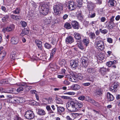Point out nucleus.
<instances>
[{"instance_id": "obj_1", "label": "nucleus", "mask_w": 120, "mask_h": 120, "mask_svg": "<svg viewBox=\"0 0 120 120\" xmlns=\"http://www.w3.org/2000/svg\"><path fill=\"white\" fill-rule=\"evenodd\" d=\"M69 103L71 105L70 108H68V110L71 112H75L80 110L83 106V104L81 102H79L76 100H74L70 101Z\"/></svg>"}, {"instance_id": "obj_2", "label": "nucleus", "mask_w": 120, "mask_h": 120, "mask_svg": "<svg viewBox=\"0 0 120 120\" xmlns=\"http://www.w3.org/2000/svg\"><path fill=\"white\" fill-rule=\"evenodd\" d=\"M49 5L47 4H41L39 7V10L40 14L45 15H47L49 12Z\"/></svg>"}, {"instance_id": "obj_3", "label": "nucleus", "mask_w": 120, "mask_h": 120, "mask_svg": "<svg viewBox=\"0 0 120 120\" xmlns=\"http://www.w3.org/2000/svg\"><path fill=\"white\" fill-rule=\"evenodd\" d=\"M63 5L62 4L59 3H57L53 7L54 12L56 15H58L63 10Z\"/></svg>"}, {"instance_id": "obj_4", "label": "nucleus", "mask_w": 120, "mask_h": 120, "mask_svg": "<svg viewBox=\"0 0 120 120\" xmlns=\"http://www.w3.org/2000/svg\"><path fill=\"white\" fill-rule=\"evenodd\" d=\"M24 116L26 118L31 120L33 119L35 115L33 111L30 110H28L26 112Z\"/></svg>"}, {"instance_id": "obj_5", "label": "nucleus", "mask_w": 120, "mask_h": 120, "mask_svg": "<svg viewBox=\"0 0 120 120\" xmlns=\"http://www.w3.org/2000/svg\"><path fill=\"white\" fill-rule=\"evenodd\" d=\"M68 3L67 7L69 10L70 11H72L75 9V5L74 4V1H69Z\"/></svg>"}, {"instance_id": "obj_6", "label": "nucleus", "mask_w": 120, "mask_h": 120, "mask_svg": "<svg viewBox=\"0 0 120 120\" xmlns=\"http://www.w3.org/2000/svg\"><path fill=\"white\" fill-rule=\"evenodd\" d=\"M118 86V85L116 83L114 82L109 87L110 91L112 92H114L116 89H117Z\"/></svg>"}, {"instance_id": "obj_7", "label": "nucleus", "mask_w": 120, "mask_h": 120, "mask_svg": "<svg viewBox=\"0 0 120 120\" xmlns=\"http://www.w3.org/2000/svg\"><path fill=\"white\" fill-rule=\"evenodd\" d=\"M104 46L103 42L101 41H98V50L99 51L103 50Z\"/></svg>"}, {"instance_id": "obj_8", "label": "nucleus", "mask_w": 120, "mask_h": 120, "mask_svg": "<svg viewBox=\"0 0 120 120\" xmlns=\"http://www.w3.org/2000/svg\"><path fill=\"white\" fill-rule=\"evenodd\" d=\"M78 63L77 60H71L70 61V65L73 68H75L78 66Z\"/></svg>"}, {"instance_id": "obj_9", "label": "nucleus", "mask_w": 120, "mask_h": 120, "mask_svg": "<svg viewBox=\"0 0 120 120\" xmlns=\"http://www.w3.org/2000/svg\"><path fill=\"white\" fill-rule=\"evenodd\" d=\"M87 58L85 57H83L81 59V61L82 64V67L86 68L87 66Z\"/></svg>"}, {"instance_id": "obj_10", "label": "nucleus", "mask_w": 120, "mask_h": 120, "mask_svg": "<svg viewBox=\"0 0 120 120\" xmlns=\"http://www.w3.org/2000/svg\"><path fill=\"white\" fill-rule=\"evenodd\" d=\"M71 24L72 27L74 29H78L79 28L78 23L77 21H71Z\"/></svg>"}, {"instance_id": "obj_11", "label": "nucleus", "mask_w": 120, "mask_h": 120, "mask_svg": "<svg viewBox=\"0 0 120 120\" xmlns=\"http://www.w3.org/2000/svg\"><path fill=\"white\" fill-rule=\"evenodd\" d=\"M57 107V113L59 114H61L65 110L64 108L62 106H58L56 105Z\"/></svg>"}, {"instance_id": "obj_12", "label": "nucleus", "mask_w": 120, "mask_h": 120, "mask_svg": "<svg viewBox=\"0 0 120 120\" xmlns=\"http://www.w3.org/2000/svg\"><path fill=\"white\" fill-rule=\"evenodd\" d=\"M15 26L13 24H11L7 27L3 29V30L7 32H9L12 30L14 28Z\"/></svg>"}, {"instance_id": "obj_13", "label": "nucleus", "mask_w": 120, "mask_h": 120, "mask_svg": "<svg viewBox=\"0 0 120 120\" xmlns=\"http://www.w3.org/2000/svg\"><path fill=\"white\" fill-rule=\"evenodd\" d=\"M107 97L108 101H113L114 98L113 96L109 92L107 93Z\"/></svg>"}, {"instance_id": "obj_14", "label": "nucleus", "mask_w": 120, "mask_h": 120, "mask_svg": "<svg viewBox=\"0 0 120 120\" xmlns=\"http://www.w3.org/2000/svg\"><path fill=\"white\" fill-rule=\"evenodd\" d=\"M81 86L77 84H73L70 86V89L72 90H77L80 89Z\"/></svg>"}, {"instance_id": "obj_15", "label": "nucleus", "mask_w": 120, "mask_h": 120, "mask_svg": "<svg viewBox=\"0 0 120 120\" xmlns=\"http://www.w3.org/2000/svg\"><path fill=\"white\" fill-rule=\"evenodd\" d=\"M74 41V39L73 37L71 36H68L66 39L65 42L67 44L71 43Z\"/></svg>"}, {"instance_id": "obj_16", "label": "nucleus", "mask_w": 120, "mask_h": 120, "mask_svg": "<svg viewBox=\"0 0 120 120\" xmlns=\"http://www.w3.org/2000/svg\"><path fill=\"white\" fill-rule=\"evenodd\" d=\"M35 42L38 47V48L41 50H42V42L41 41L38 40H35Z\"/></svg>"}, {"instance_id": "obj_17", "label": "nucleus", "mask_w": 120, "mask_h": 120, "mask_svg": "<svg viewBox=\"0 0 120 120\" xmlns=\"http://www.w3.org/2000/svg\"><path fill=\"white\" fill-rule=\"evenodd\" d=\"M19 41V38L17 37H13L11 39V43L14 44H17Z\"/></svg>"}, {"instance_id": "obj_18", "label": "nucleus", "mask_w": 120, "mask_h": 120, "mask_svg": "<svg viewBox=\"0 0 120 120\" xmlns=\"http://www.w3.org/2000/svg\"><path fill=\"white\" fill-rule=\"evenodd\" d=\"M7 92H6L14 94L16 93V90L15 88H8L7 89Z\"/></svg>"}, {"instance_id": "obj_19", "label": "nucleus", "mask_w": 120, "mask_h": 120, "mask_svg": "<svg viewBox=\"0 0 120 120\" xmlns=\"http://www.w3.org/2000/svg\"><path fill=\"white\" fill-rule=\"evenodd\" d=\"M106 68L104 67L100 68L99 70V73L102 75H104L106 73Z\"/></svg>"}, {"instance_id": "obj_20", "label": "nucleus", "mask_w": 120, "mask_h": 120, "mask_svg": "<svg viewBox=\"0 0 120 120\" xmlns=\"http://www.w3.org/2000/svg\"><path fill=\"white\" fill-rule=\"evenodd\" d=\"M74 37L75 39L78 40L77 42H80L81 40L80 35L79 33H75L74 34Z\"/></svg>"}, {"instance_id": "obj_21", "label": "nucleus", "mask_w": 120, "mask_h": 120, "mask_svg": "<svg viewBox=\"0 0 120 120\" xmlns=\"http://www.w3.org/2000/svg\"><path fill=\"white\" fill-rule=\"evenodd\" d=\"M116 61L115 60H114L112 61H111L107 62L106 63V65L108 67H110L112 65H115L116 64Z\"/></svg>"}, {"instance_id": "obj_22", "label": "nucleus", "mask_w": 120, "mask_h": 120, "mask_svg": "<svg viewBox=\"0 0 120 120\" xmlns=\"http://www.w3.org/2000/svg\"><path fill=\"white\" fill-rule=\"evenodd\" d=\"M16 52L15 51L12 52L10 54V57L13 60H15L16 57Z\"/></svg>"}, {"instance_id": "obj_23", "label": "nucleus", "mask_w": 120, "mask_h": 120, "mask_svg": "<svg viewBox=\"0 0 120 120\" xmlns=\"http://www.w3.org/2000/svg\"><path fill=\"white\" fill-rule=\"evenodd\" d=\"M76 75H74L73 76L72 75L71 78L69 80L70 81L73 82H77L78 81V80H77V77H76Z\"/></svg>"}, {"instance_id": "obj_24", "label": "nucleus", "mask_w": 120, "mask_h": 120, "mask_svg": "<svg viewBox=\"0 0 120 120\" xmlns=\"http://www.w3.org/2000/svg\"><path fill=\"white\" fill-rule=\"evenodd\" d=\"M87 7L89 11H91L94 8L93 5L92 3H89L88 4Z\"/></svg>"}, {"instance_id": "obj_25", "label": "nucleus", "mask_w": 120, "mask_h": 120, "mask_svg": "<svg viewBox=\"0 0 120 120\" xmlns=\"http://www.w3.org/2000/svg\"><path fill=\"white\" fill-rule=\"evenodd\" d=\"M88 101L91 103H92L94 105L97 106V103L93 99H91L89 97H88Z\"/></svg>"}, {"instance_id": "obj_26", "label": "nucleus", "mask_w": 120, "mask_h": 120, "mask_svg": "<svg viewBox=\"0 0 120 120\" xmlns=\"http://www.w3.org/2000/svg\"><path fill=\"white\" fill-rule=\"evenodd\" d=\"M103 93V91L102 88L98 87V95L99 96H102Z\"/></svg>"}, {"instance_id": "obj_27", "label": "nucleus", "mask_w": 120, "mask_h": 120, "mask_svg": "<svg viewBox=\"0 0 120 120\" xmlns=\"http://www.w3.org/2000/svg\"><path fill=\"white\" fill-rule=\"evenodd\" d=\"M14 100L16 103H20L22 101V98L19 97H16L14 98Z\"/></svg>"}, {"instance_id": "obj_28", "label": "nucleus", "mask_w": 120, "mask_h": 120, "mask_svg": "<svg viewBox=\"0 0 120 120\" xmlns=\"http://www.w3.org/2000/svg\"><path fill=\"white\" fill-rule=\"evenodd\" d=\"M64 26L65 28L67 29H71L72 28L70 24L68 22H66L64 24Z\"/></svg>"}, {"instance_id": "obj_29", "label": "nucleus", "mask_w": 120, "mask_h": 120, "mask_svg": "<svg viewBox=\"0 0 120 120\" xmlns=\"http://www.w3.org/2000/svg\"><path fill=\"white\" fill-rule=\"evenodd\" d=\"M9 17V14L6 15L2 19L3 22H7L8 20Z\"/></svg>"}, {"instance_id": "obj_30", "label": "nucleus", "mask_w": 120, "mask_h": 120, "mask_svg": "<svg viewBox=\"0 0 120 120\" xmlns=\"http://www.w3.org/2000/svg\"><path fill=\"white\" fill-rule=\"evenodd\" d=\"M95 13H94L93 11H89L88 17L89 18H93L95 17Z\"/></svg>"}, {"instance_id": "obj_31", "label": "nucleus", "mask_w": 120, "mask_h": 120, "mask_svg": "<svg viewBox=\"0 0 120 120\" xmlns=\"http://www.w3.org/2000/svg\"><path fill=\"white\" fill-rule=\"evenodd\" d=\"M96 71V70L94 68H89L87 69V71L89 73H94Z\"/></svg>"}, {"instance_id": "obj_32", "label": "nucleus", "mask_w": 120, "mask_h": 120, "mask_svg": "<svg viewBox=\"0 0 120 120\" xmlns=\"http://www.w3.org/2000/svg\"><path fill=\"white\" fill-rule=\"evenodd\" d=\"M6 54V52L4 51L1 52L0 53V58L1 59L0 60H2L4 59V58Z\"/></svg>"}, {"instance_id": "obj_33", "label": "nucleus", "mask_w": 120, "mask_h": 120, "mask_svg": "<svg viewBox=\"0 0 120 120\" xmlns=\"http://www.w3.org/2000/svg\"><path fill=\"white\" fill-rule=\"evenodd\" d=\"M38 114L40 115H45V112L43 109H38Z\"/></svg>"}, {"instance_id": "obj_34", "label": "nucleus", "mask_w": 120, "mask_h": 120, "mask_svg": "<svg viewBox=\"0 0 120 120\" xmlns=\"http://www.w3.org/2000/svg\"><path fill=\"white\" fill-rule=\"evenodd\" d=\"M56 50L57 49L55 48H54L52 49V51L50 53V58H52L53 57V55L55 54Z\"/></svg>"}, {"instance_id": "obj_35", "label": "nucleus", "mask_w": 120, "mask_h": 120, "mask_svg": "<svg viewBox=\"0 0 120 120\" xmlns=\"http://www.w3.org/2000/svg\"><path fill=\"white\" fill-rule=\"evenodd\" d=\"M50 18L46 19L44 21V23L45 24H50L52 21V19L51 17Z\"/></svg>"}, {"instance_id": "obj_36", "label": "nucleus", "mask_w": 120, "mask_h": 120, "mask_svg": "<svg viewBox=\"0 0 120 120\" xmlns=\"http://www.w3.org/2000/svg\"><path fill=\"white\" fill-rule=\"evenodd\" d=\"M79 43H77V45L78 47L80 49L83 50L84 49V47L83 46L81 42L80 41L78 42Z\"/></svg>"}, {"instance_id": "obj_37", "label": "nucleus", "mask_w": 120, "mask_h": 120, "mask_svg": "<svg viewBox=\"0 0 120 120\" xmlns=\"http://www.w3.org/2000/svg\"><path fill=\"white\" fill-rule=\"evenodd\" d=\"M8 83V82L7 79H3L0 81V85L3 84H7Z\"/></svg>"}, {"instance_id": "obj_38", "label": "nucleus", "mask_w": 120, "mask_h": 120, "mask_svg": "<svg viewBox=\"0 0 120 120\" xmlns=\"http://www.w3.org/2000/svg\"><path fill=\"white\" fill-rule=\"evenodd\" d=\"M77 18L79 20L82 21L83 20V17L81 12H80L77 15Z\"/></svg>"}, {"instance_id": "obj_39", "label": "nucleus", "mask_w": 120, "mask_h": 120, "mask_svg": "<svg viewBox=\"0 0 120 120\" xmlns=\"http://www.w3.org/2000/svg\"><path fill=\"white\" fill-rule=\"evenodd\" d=\"M90 37L92 39H94L95 38V34L93 33L90 32L89 34Z\"/></svg>"}, {"instance_id": "obj_40", "label": "nucleus", "mask_w": 120, "mask_h": 120, "mask_svg": "<svg viewBox=\"0 0 120 120\" xmlns=\"http://www.w3.org/2000/svg\"><path fill=\"white\" fill-rule=\"evenodd\" d=\"M46 108L49 112L50 113H54L53 111L51 109L49 106L47 105L46 107Z\"/></svg>"}, {"instance_id": "obj_41", "label": "nucleus", "mask_w": 120, "mask_h": 120, "mask_svg": "<svg viewBox=\"0 0 120 120\" xmlns=\"http://www.w3.org/2000/svg\"><path fill=\"white\" fill-rule=\"evenodd\" d=\"M86 77L87 80L91 81H93V78L92 75H88Z\"/></svg>"}, {"instance_id": "obj_42", "label": "nucleus", "mask_w": 120, "mask_h": 120, "mask_svg": "<svg viewBox=\"0 0 120 120\" xmlns=\"http://www.w3.org/2000/svg\"><path fill=\"white\" fill-rule=\"evenodd\" d=\"M115 1L114 0H109V4L110 7L114 6Z\"/></svg>"}, {"instance_id": "obj_43", "label": "nucleus", "mask_w": 120, "mask_h": 120, "mask_svg": "<svg viewBox=\"0 0 120 120\" xmlns=\"http://www.w3.org/2000/svg\"><path fill=\"white\" fill-rule=\"evenodd\" d=\"M84 44L87 47V46L89 44V40L88 39H84L83 41Z\"/></svg>"}, {"instance_id": "obj_44", "label": "nucleus", "mask_w": 120, "mask_h": 120, "mask_svg": "<svg viewBox=\"0 0 120 120\" xmlns=\"http://www.w3.org/2000/svg\"><path fill=\"white\" fill-rule=\"evenodd\" d=\"M66 63V62L65 60H60L59 64L61 66H62L64 65Z\"/></svg>"}, {"instance_id": "obj_45", "label": "nucleus", "mask_w": 120, "mask_h": 120, "mask_svg": "<svg viewBox=\"0 0 120 120\" xmlns=\"http://www.w3.org/2000/svg\"><path fill=\"white\" fill-rule=\"evenodd\" d=\"M45 48L48 49H49L52 47L51 45L47 43L45 44Z\"/></svg>"}, {"instance_id": "obj_46", "label": "nucleus", "mask_w": 120, "mask_h": 120, "mask_svg": "<svg viewBox=\"0 0 120 120\" xmlns=\"http://www.w3.org/2000/svg\"><path fill=\"white\" fill-rule=\"evenodd\" d=\"M56 102L58 104H62L63 102L61 99L58 98H56Z\"/></svg>"}, {"instance_id": "obj_47", "label": "nucleus", "mask_w": 120, "mask_h": 120, "mask_svg": "<svg viewBox=\"0 0 120 120\" xmlns=\"http://www.w3.org/2000/svg\"><path fill=\"white\" fill-rule=\"evenodd\" d=\"M71 115L72 117L74 119L76 117V116H79V115H82V114H78L77 113H73L71 114Z\"/></svg>"}, {"instance_id": "obj_48", "label": "nucleus", "mask_w": 120, "mask_h": 120, "mask_svg": "<svg viewBox=\"0 0 120 120\" xmlns=\"http://www.w3.org/2000/svg\"><path fill=\"white\" fill-rule=\"evenodd\" d=\"M76 77H77V80L78 79L80 80H82L83 79V76L81 75H76Z\"/></svg>"}, {"instance_id": "obj_49", "label": "nucleus", "mask_w": 120, "mask_h": 120, "mask_svg": "<svg viewBox=\"0 0 120 120\" xmlns=\"http://www.w3.org/2000/svg\"><path fill=\"white\" fill-rule=\"evenodd\" d=\"M23 89V88L21 86H20L17 88L16 90V91L18 92H20L22 91Z\"/></svg>"}, {"instance_id": "obj_50", "label": "nucleus", "mask_w": 120, "mask_h": 120, "mask_svg": "<svg viewBox=\"0 0 120 120\" xmlns=\"http://www.w3.org/2000/svg\"><path fill=\"white\" fill-rule=\"evenodd\" d=\"M20 12V10H19V9L18 8H17L13 11V12L15 14H18Z\"/></svg>"}, {"instance_id": "obj_51", "label": "nucleus", "mask_w": 120, "mask_h": 120, "mask_svg": "<svg viewBox=\"0 0 120 120\" xmlns=\"http://www.w3.org/2000/svg\"><path fill=\"white\" fill-rule=\"evenodd\" d=\"M100 31L102 33L105 34H106L108 32L107 30L106 29L102 30L101 29H100Z\"/></svg>"}, {"instance_id": "obj_52", "label": "nucleus", "mask_w": 120, "mask_h": 120, "mask_svg": "<svg viewBox=\"0 0 120 120\" xmlns=\"http://www.w3.org/2000/svg\"><path fill=\"white\" fill-rule=\"evenodd\" d=\"M20 23L22 26L24 27H26L27 25L26 22L24 21H21L20 22Z\"/></svg>"}, {"instance_id": "obj_53", "label": "nucleus", "mask_w": 120, "mask_h": 120, "mask_svg": "<svg viewBox=\"0 0 120 120\" xmlns=\"http://www.w3.org/2000/svg\"><path fill=\"white\" fill-rule=\"evenodd\" d=\"M114 26H115L114 24H112L111 23H109V24L108 25V27L111 29H113Z\"/></svg>"}, {"instance_id": "obj_54", "label": "nucleus", "mask_w": 120, "mask_h": 120, "mask_svg": "<svg viewBox=\"0 0 120 120\" xmlns=\"http://www.w3.org/2000/svg\"><path fill=\"white\" fill-rule=\"evenodd\" d=\"M51 43L53 45H54L57 43L56 40V39L54 38L52 39Z\"/></svg>"}, {"instance_id": "obj_55", "label": "nucleus", "mask_w": 120, "mask_h": 120, "mask_svg": "<svg viewBox=\"0 0 120 120\" xmlns=\"http://www.w3.org/2000/svg\"><path fill=\"white\" fill-rule=\"evenodd\" d=\"M11 17L12 19L15 20H17V18L18 17L17 15H11Z\"/></svg>"}, {"instance_id": "obj_56", "label": "nucleus", "mask_w": 120, "mask_h": 120, "mask_svg": "<svg viewBox=\"0 0 120 120\" xmlns=\"http://www.w3.org/2000/svg\"><path fill=\"white\" fill-rule=\"evenodd\" d=\"M61 97L63 98L66 99L71 100L72 99V98H71L69 97L66 96H61Z\"/></svg>"}, {"instance_id": "obj_57", "label": "nucleus", "mask_w": 120, "mask_h": 120, "mask_svg": "<svg viewBox=\"0 0 120 120\" xmlns=\"http://www.w3.org/2000/svg\"><path fill=\"white\" fill-rule=\"evenodd\" d=\"M85 98V97L83 95H82L80 96L79 97H78V99L79 100H81L83 101L84 100Z\"/></svg>"}, {"instance_id": "obj_58", "label": "nucleus", "mask_w": 120, "mask_h": 120, "mask_svg": "<svg viewBox=\"0 0 120 120\" xmlns=\"http://www.w3.org/2000/svg\"><path fill=\"white\" fill-rule=\"evenodd\" d=\"M78 4H77L78 6L80 8L82 6V3L81 2V0H79L78 2Z\"/></svg>"}, {"instance_id": "obj_59", "label": "nucleus", "mask_w": 120, "mask_h": 120, "mask_svg": "<svg viewBox=\"0 0 120 120\" xmlns=\"http://www.w3.org/2000/svg\"><path fill=\"white\" fill-rule=\"evenodd\" d=\"M63 83L66 85H68L70 84V82L67 80H64V81Z\"/></svg>"}, {"instance_id": "obj_60", "label": "nucleus", "mask_w": 120, "mask_h": 120, "mask_svg": "<svg viewBox=\"0 0 120 120\" xmlns=\"http://www.w3.org/2000/svg\"><path fill=\"white\" fill-rule=\"evenodd\" d=\"M114 16H112L110 19V21L109 22V23H111L112 24H114V23L113 22V21L114 20Z\"/></svg>"}, {"instance_id": "obj_61", "label": "nucleus", "mask_w": 120, "mask_h": 120, "mask_svg": "<svg viewBox=\"0 0 120 120\" xmlns=\"http://www.w3.org/2000/svg\"><path fill=\"white\" fill-rule=\"evenodd\" d=\"M98 90L97 89H96L94 91L93 94L94 96H97L98 95Z\"/></svg>"}, {"instance_id": "obj_62", "label": "nucleus", "mask_w": 120, "mask_h": 120, "mask_svg": "<svg viewBox=\"0 0 120 120\" xmlns=\"http://www.w3.org/2000/svg\"><path fill=\"white\" fill-rule=\"evenodd\" d=\"M21 85L23 86H26L27 87H29L30 86H27L26 83L25 82H23L21 83Z\"/></svg>"}, {"instance_id": "obj_63", "label": "nucleus", "mask_w": 120, "mask_h": 120, "mask_svg": "<svg viewBox=\"0 0 120 120\" xmlns=\"http://www.w3.org/2000/svg\"><path fill=\"white\" fill-rule=\"evenodd\" d=\"M68 16V15L67 14H64L63 17V19L64 20H65L67 19Z\"/></svg>"}, {"instance_id": "obj_64", "label": "nucleus", "mask_w": 120, "mask_h": 120, "mask_svg": "<svg viewBox=\"0 0 120 120\" xmlns=\"http://www.w3.org/2000/svg\"><path fill=\"white\" fill-rule=\"evenodd\" d=\"M32 5L33 7V8H36L37 7V5L35 3H33L31 4Z\"/></svg>"}]
</instances>
